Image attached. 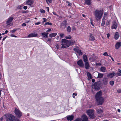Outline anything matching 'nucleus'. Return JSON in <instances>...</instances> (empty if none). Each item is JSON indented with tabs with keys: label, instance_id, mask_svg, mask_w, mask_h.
<instances>
[{
	"label": "nucleus",
	"instance_id": "obj_1",
	"mask_svg": "<svg viewBox=\"0 0 121 121\" xmlns=\"http://www.w3.org/2000/svg\"><path fill=\"white\" fill-rule=\"evenodd\" d=\"M102 95V92L101 91L97 92L95 95V98L98 105H102L104 101V99Z\"/></svg>",
	"mask_w": 121,
	"mask_h": 121
},
{
	"label": "nucleus",
	"instance_id": "obj_2",
	"mask_svg": "<svg viewBox=\"0 0 121 121\" xmlns=\"http://www.w3.org/2000/svg\"><path fill=\"white\" fill-rule=\"evenodd\" d=\"M4 116L7 121H20V120L15 118L12 115L9 113L5 114Z\"/></svg>",
	"mask_w": 121,
	"mask_h": 121
},
{
	"label": "nucleus",
	"instance_id": "obj_3",
	"mask_svg": "<svg viewBox=\"0 0 121 121\" xmlns=\"http://www.w3.org/2000/svg\"><path fill=\"white\" fill-rule=\"evenodd\" d=\"M94 13L95 18L96 21H98L101 19L103 13L100 10H96L94 12Z\"/></svg>",
	"mask_w": 121,
	"mask_h": 121
},
{
	"label": "nucleus",
	"instance_id": "obj_4",
	"mask_svg": "<svg viewBox=\"0 0 121 121\" xmlns=\"http://www.w3.org/2000/svg\"><path fill=\"white\" fill-rule=\"evenodd\" d=\"M86 113L92 119L95 118V116L94 110L91 109H89L86 111Z\"/></svg>",
	"mask_w": 121,
	"mask_h": 121
},
{
	"label": "nucleus",
	"instance_id": "obj_5",
	"mask_svg": "<svg viewBox=\"0 0 121 121\" xmlns=\"http://www.w3.org/2000/svg\"><path fill=\"white\" fill-rule=\"evenodd\" d=\"M14 112L18 117H20L22 116V112L18 109L15 108Z\"/></svg>",
	"mask_w": 121,
	"mask_h": 121
},
{
	"label": "nucleus",
	"instance_id": "obj_6",
	"mask_svg": "<svg viewBox=\"0 0 121 121\" xmlns=\"http://www.w3.org/2000/svg\"><path fill=\"white\" fill-rule=\"evenodd\" d=\"M14 19L13 17H10L7 19L6 21L7 26L10 25L11 22Z\"/></svg>",
	"mask_w": 121,
	"mask_h": 121
},
{
	"label": "nucleus",
	"instance_id": "obj_7",
	"mask_svg": "<svg viewBox=\"0 0 121 121\" xmlns=\"http://www.w3.org/2000/svg\"><path fill=\"white\" fill-rule=\"evenodd\" d=\"M61 41H64V43L66 46L68 47L71 46L70 41H68L65 39H62Z\"/></svg>",
	"mask_w": 121,
	"mask_h": 121
},
{
	"label": "nucleus",
	"instance_id": "obj_8",
	"mask_svg": "<svg viewBox=\"0 0 121 121\" xmlns=\"http://www.w3.org/2000/svg\"><path fill=\"white\" fill-rule=\"evenodd\" d=\"M117 27V24L115 21H113L111 26L112 29H116Z\"/></svg>",
	"mask_w": 121,
	"mask_h": 121
},
{
	"label": "nucleus",
	"instance_id": "obj_9",
	"mask_svg": "<svg viewBox=\"0 0 121 121\" xmlns=\"http://www.w3.org/2000/svg\"><path fill=\"white\" fill-rule=\"evenodd\" d=\"M77 64L80 66L83 67H84V65L82 61V60H80L77 62Z\"/></svg>",
	"mask_w": 121,
	"mask_h": 121
},
{
	"label": "nucleus",
	"instance_id": "obj_10",
	"mask_svg": "<svg viewBox=\"0 0 121 121\" xmlns=\"http://www.w3.org/2000/svg\"><path fill=\"white\" fill-rule=\"evenodd\" d=\"M73 50L75 51L76 52L78 53L79 55H82V52L78 48H75Z\"/></svg>",
	"mask_w": 121,
	"mask_h": 121
},
{
	"label": "nucleus",
	"instance_id": "obj_11",
	"mask_svg": "<svg viewBox=\"0 0 121 121\" xmlns=\"http://www.w3.org/2000/svg\"><path fill=\"white\" fill-rule=\"evenodd\" d=\"M82 121H88V118L87 116L85 115H83L82 117L81 118Z\"/></svg>",
	"mask_w": 121,
	"mask_h": 121
},
{
	"label": "nucleus",
	"instance_id": "obj_12",
	"mask_svg": "<svg viewBox=\"0 0 121 121\" xmlns=\"http://www.w3.org/2000/svg\"><path fill=\"white\" fill-rule=\"evenodd\" d=\"M121 46V43L120 42H117L115 45V48L116 49H118Z\"/></svg>",
	"mask_w": 121,
	"mask_h": 121
},
{
	"label": "nucleus",
	"instance_id": "obj_13",
	"mask_svg": "<svg viewBox=\"0 0 121 121\" xmlns=\"http://www.w3.org/2000/svg\"><path fill=\"white\" fill-rule=\"evenodd\" d=\"M34 3L33 0H27L26 1V4L29 5H32Z\"/></svg>",
	"mask_w": 121,
	"mask_h": 121
},
{
	"label": "nucleus",
	"instance_id": "obj_14",
	"mask_svg": "<svg viewBox=\"0 0 121 121\" xmlns=\"http://www.w3.org/2000/svg\"><path fill=\"white\" fill-rule=\"evenodd\" d=\"M38 34L37 33H32L30 34L27 37L28 38L32 37H35L37 36Z\"/></svg>",
	"mask_w": 121,
	"mask_h": 121
},
{
	"label": "nucleus",
	"instance_id": "obj_15",
	"mask_svg": "<svg viewBox=\"0 0 121 121\" xmlns=\"http://www.w3.org/2000/svg\"><path fill=\"white\" fill-rule=\"evenodd\" d=\"M108 79L107 78H104L102 80L103 83L104 85H107L108 83Z\"/></svg>",
	"mask_w": 121,
	"mask_h": 121
},
{
	"label": "nucleus",
	"instance_id": "obj_16",
	"mask_svg": "<svg viewBox=\"0 0 121 121\" xmlns=\"http://www.w3.org/2000/svg\"><path fill=\"white\" fill-rule=\"evenodd\" d=\"M114 76L115 73L114 72L109 73L107 75V77L110 78H112Z\"/></svg>",
	"mask_w": 121,
	"mask_h": 121
},
{
	"label": "nucleus",
	"instance_id": "obj_17",
	"mask_svg": "<svg viewBox=\"0 0 121 121\" xmlns=\"http://www.w3.org/2000/svg\"><path fill=\"white\" fill-rule=\"evenodd\" d=\"M100 71L102 72H106V69L105 67L104 66H102L100 69Z\"/></svg>",
	"mask_w": 121,
	"mask_h": 121
},
{
	"label": "nucleus",
	"instance_id": "obj_18",
	"mask_svg": "<svg viewBox=\"0 0 121 121\" xmlns=\"http://www.w3.org/2000/svg\"><path fill=\"white\" fill-rule=\"evenodd\" d=\"M67 119L68 121H71L73 119V115L67 116Z\"/></svg>",
	"mask_w": 121,
	"mask_h": 121
},
{
	"label": "nucleus",
	"instance_id": "obj_19",
	"mask_svg": "<svg viewBox=\"0 0 121 121\" xmlns=\"http://www.w3.org/2000/svg\"><path fill=\"white\" fill-rule=\"evenodd\" d=\"M48 33H46L45 32H44L43 33H41V35L43 36V37H44L45 38H48Z\"/></svg>",
	"mask_w": 121,
	"mask_h": 121
},
{
	"label": "nucleus",
	"instance_id": "obj_20",
	"mask_svg": "<svg viewBox=\"0 0 121 121\" xmlns=\"http://www.w3.org/2000/svg\"><path fill=\"white\" fill-rule=\"evenodd\" d=\"M119 36L120 35L117 32H116L115 33L114 35V38L115 39L117 40Z\"/></svg>",
	"mask_w": 121,
	"mask_h": 121
},
{
	"label": "nucleus",
	"instance_id": "obj_21",
	"mask_svg": "<svg viewBox=\"0 0 121 121\" xmlns=\"http://www.w3.org/2000/svg\"><path fill=\"white\" fill-rule=\"evenodd\" d=\"M86 73L87 75V76L88 77V79L90 80L91 79L92 77L91 74L88 72H87Z\"/></svg>",
	"mask_w": 121,
	"mask_h": 121
},
{
	"label": "nucleus",
	"instance_id": "obj_22",
	"mask_svg": "<svg viewBox=\"0 0 121 121\" xmlns=\"http://www.w3.org/2000/svg\"><path fill=\"white\" fill-rule=\"evenodd\" d=\"M85 67L86 69H88L90 67L88 62L87 61L85 62Z\"/></svg>",
	"mask_w": 121,
	"mask_h": 121
},
{
	"label": "nucleus",
	"instance_id": "obj_23",
	"mask_svg": "<svg viewBox=\"0 0 121 121\" xmlns=\"http://www.w3.org/2000/svg\"><path fill=\"white\" fill-rule=\"evenodd\" d=\"M83 60L84 62H87L88 61L87 58V56L86 55H84L83 56Z\"/></svg>",
	"mask_w": 121,
	"mask_h": 121
},
{
	"label": "nucleus",
	"instance_id": "obj_24",
	"mask_svg": "<svg viewBox=\"0 0 121 121\" xmlns=\"http://www.w3.org/2000/svg\"><path fill=\"white\" fill-rule=\"evenodd\" d=\"M57 35L56 33H53L50 34L49 35V36L50 37L52 38L56 36Z\"/></svg>",
	"mask_w": 121,
	"mask_h": 121
},
{
	"label": "nucleus",
	"instance_id": "obj_25",
	"mask_svg": "<svg viewBox=\"0 0 121 121\" xmlns=\"http://www.w3.org/2000/svg\"><path fill=\"white\" fill-rule=\"evenodd\" d=\"M95 60V57L94 56V55H92L89 58V60L91 61H94Z\"/></svg>",
	"mask_w": 121,
	"mask_h": 121
},
{
	"label": "nucleus",
	"instance_id": "obj_26",
	"mask_svg": "<svg viewBox=\"0 0 121 121\" xmlns=\"http://www.w3.org/2000/svg\"><path fill=\"white\" fill-rule=\"evenodd\" d=\"M61 43H62L61 44V45H62L61 48H66V47L67 46L66 45H65V44L64 43V41H61V40L60 41Z\"/></svg>",
	"mask_w": 121,
	"mask_h": 121
},
{
	"label": "nucleus",
	"instance_id": "obj_27",
	"mask_svg": "<svg viewBox=\"0 0 121 121\" xmlns=\"http://www.w3.org/2000/svg\"><path fill=\"white\" fill-rule=\"evenodd\" d=\"M104 74L101 73H98V76L97 78H103V76Z\"/></svg>",
	"mask_w": 121,
	"mask_h": 121
},
{
	"label": "nucleus",
	"instance_id": "obj_28",
	"mask_svg": "<svg viewBox=\"0 0 121 121\" xmlns=\"http://www.w3.org/2000/svg\"><path fill=\"white\" fill-rule=\"evenodd\" d=\"M91 0H86L85 3L87 5H90L91 4Z\"/></svg>",
	"mask_w": 121,
	"mask_h": 121
},
{
	"label": "nucleus",
	"instance_id": "obj_29",
	"mask_svg": "<svg viewBox=\"0 0 121 121\" xmlns=\"http://www.w3.org/2000/svg\"><path fill=\"white\" fill-rule=\"evenodd\" d=\"M105 19L103 17L102 19V21L101 25L102 26H104L105 22Z\"/></svg>",
	"mask_w": 121,
	"mask_h": 121
},
{
	"label": "nucleus",
	"instance_id": "obj_30",
	"mask_svg": "<svg viewBox=\"0 0 121 121\" xmlns=\"http://www.w3.org/2000/svg\"><path fill=\"white\" fill-rule=\"evenodd\" d=\"M95 40V38L94 36L92 35L91 34H90V37L89 40L90 41H93Z\"/></svg>",
	"mask_w": 121,
	"mask_h": 121
},
{
	"label": "nucleus",
	"instance_id": "obj_31",
	"mask_svg": "<svg viewBox=\"0 0 121 121\" xmlns=\"http://www.w3.org/2000/svg\"><path fill=\"white\" fill-rule=\"evenodd\" d=\"M60 26L62 27L63 26H64L65 27L66 25V21H63L62 23H61Z\"/></svg>",
	"mask_w": 121,
	"mask_h": 121
},
{
	"label": "nucleus",
	"instance_id": "obj_32",
	"mask_svg": "<svg viewBox=\"0 0 121 121\" xmlns=\"http://www.w3.org/2000/svg\"><path fill=\"white\" fill-rule=\"evenodd\" d=\"M96 111L98 113H102L103 112V110L100 109L98 110H96Z\"/></svg>",
	"mask_w": 121,
	"mask_h": 121
},
{
	"label": "nucleus",
	"instance_id": "obj_33",
	"mask_svg": "<svg viewBox=\"0 0 121 121\" xmlns=\"http://www.w3.org/2000/svg\"><path fill=\"white\" fill-rule=\"evenodd\" d=\"M115 76L116 77L121 76V74L118 73H115Z\"/></svg>",
	"mask_w": 121,
	"mask_h": 121
},
{
	"label": "nucleus",
	"instance_id": "obj_34",
	"mask_svg": "<svg viewBox=\"0 0 121 121\" xmlns=\"http://www.w3.org/2000/svg\"><path fill=\"white\" fill-rule=\"evenodd\" d=\"M71 28L69 26L67 27V30L68 32H70L71 31Z\"/></svg>",
	"mask_w": 121,
	"mask_h": 121
},
{
	"label": "nucleus",
	"instance_id": "obj_35",
	"mask_svg": "<svg viewBox=\"0 0 121 121\" xmlns=\"http://www.w3.org/2000/svg\"><path fill=\"white\" fill-rule=\"evenodd\" d=\"M18 30V29H14L11 31V32L12 33H14L15 31L17 30Z\"/></svg>",
	"mask_w": 121,
	"mask_h": 121
},
{
	"label": "nucleus",
	"instance_id": "obj_36",
	"mask_svg": "<svg viewBox=\"0 0 121 121\" xmlns=\"http://www.w3.org/2000/svg\"><path fill=\"white\" fill-rule=\"evenodd\" d=\"M114 83V82L113 81H111L109 82L110 84L112 86L113 85Z\"/></svg>",
	"mask_w": 121,
	"mask_h": 121
},
{
	"label": "nucleus",
	"instance_id": "obj_37",
	"mask_svg": "<svg viewBox=\"0 0 121 121\" xmlns=\"http://www.w3.org/2000/svg\"><path fill=\"white\" fill-rule=\"evenodd\" d=\"M66 4L68 6H71L72 5V3H70L68 1H66Z\"/></svg>",
	"mask_w": 121,
	"mask_h": 121
},
{
	"label": "nucleus",
	"instance_id": "obj_38",
	"mask_svg": "<svg viewBox=\"0 0 121 121\" xmlns=\"http://www.w3.org/2000/svg\"><path fill=\"white\" fill-rule=\"evenodd\" d=\"M71 46L74 44L75 43V41H70Z\"/></svg>",
	"mask_w": 121,
	"mask_h": 121
},
{
	"label": "nucleus",
	"instance_id": "obj_39",
	"mask_svg": "<svg viewBox=\"0 0 121 121\" xmlns=\"http://www.w3.org/2000/svg\"><path fill=\"white\" fill-rule=\"evenodd\" d=\"M82 119L80 118H77L74 121H81Z\"/></svg>",
	"mask_w": 121,
	"mask_h": 121
},
{
	"label": "nucleus",
	"instance_id": "obj_40",
	"mask_svg": "<svg viewBox=\"0 0 121 121\" xmlns=\"http://www.w3.org/2000/svg\"><path fill=\"white\" fill-rule=\"evenodd\" d=\"M52 24V23H49L48 22H47L45 23L44 25L46 26L48 25H51Z\"/></svg>",
	"mask_w": 121,
	"mask_h": 121
},
{
	"label": "nucleus",
	"instance_id": "obj_41",
	"mask_svg": "<svg viewBox=\"0 0 121 121\" xmlns=\"http://www.w3.org/2000/svg\"><path fill=\"white\" fill-rule=\"evenodd\" d=\"M52 1V0H46V2L48 4L49 3H51Z\"/></svg>",
	"mask_w": 121,
	"mask_h": 121
},
{
	"label": "nucleus",
	"instance_id": "obj_42",
	"mask_svg": "<svg viewBox=\"0 0 121 121\" xmlns=\"http://www.w3.org/2000/svg\"><path fill=\"white\" fill-rule=\"evenodd\" d=\"M65 38L66 39H71V37L70 35H69L68 36H66L65 37Z\"/></svg>",
	"mask_w": 121,
	"mask_h": 121
},
{
	"label": "nucleus",
	"instance_id": "obj_43",
	"mask_svg": "<svg viewBox=\"0 0 121 121\" xmlns=\"http://www.w3.org/2000/svg\"><path fill=\"white\" fill-rule=\"evenodd\" d=\"M40 12L42 13H45V11L44 10H43L42 9H40Z\"/></svg>",
	"mask_w": 121,
	"mask_h": 121
},
{
	"label": "nucleus",
	"instance_id": "obj_44",
	"mask_svg": "<svg viewBox=\"0 0 121 121\" xmlns=\"http://www.w3.org/2000/svg\"><path fill=\"white\" fill-rule=\"evenodd\" d=\"M77 95V94L76 93H73V98H74L75 97V96H76Z\"/></svg>",
	"mask_w": 121,
	"mask_h": 121
},
{
	"label": "nucleus",
	"instance_id": "obj_45",
	"mask_svg": "<svg viewBox=\"0 0 121 121\" xmlns=\"http://www.w3.org/2000/svg\"><path fill=\"white\" fill-rule=\"evenodd\" d=\"M103 55L104 56H109L108 55V53L107 52H105L103 54Z\"/></svg>",
	"mask_w": 121,
	"mask_h": 121
},
{
	"label": "nucleus",
	"instance_id": "obj_46",
	"mask_svg": "<svg viewBox=\"0 0 121 121\" xmlns=\"http://www.w3.org/2000/svg\"><path fill=\"white\" fill-rule=\"evenodd\" d=\"M64 35V34L61 33L60 34V36L61 38H62L63 37Z\"/></svg>",
	"mask_w": 121,
	"mask_h": 121
},
{
	"label": "nucleus",
	"instance_id": "obj_47",
	"mask_svg": "<svg viewBox=\"0 0 121 121\" xmlns=\"http://www.w3.org/2000/svg\"><path fill=\"white\" fill-rule=\"evenodd\" d=\"M97 85V84L96 83H95L94 85V87L95 89H96L97 88V87L96 86V85Z\"/></svg>",
	"mask_w": 121,
	"mask_h": 121
},
{
	"label": "nucleus",
	"instance_id": "obj_48",
	"mask_svg": "<svg viewBox=\"0 0 121 121\" xmlns=\"http://www.w3.org/2000/svg\"><path fill=\"white\" fill-rule=\"evenodd\" d=\"M41 22H36L35 24L36 25H38L39 24H40Z\"/></svg>",
	"mask_w": 121,
	"mask_h": 121
},
{
	"label": "nucleus",
	"instance_id": "obj_49",
	"mask_svg": "<svg viewBox=\"0 0 121 121\" xmlns=\"http://www.w3.org/2000/svg\"><path fill=\"white\" fill-rule=\"evenodd\" d=\"M117 92L118 93H121V89H120L117 90Z\"/></svg>",
	"mask_w": 121,
	"mask_h": 121
},
{
	"label": "nucleus",
	"instance_id": "obj_50",
	"mask_svg": "<svg viewBox=\"0 0 121 121\" xmlns=\"http://www.w3.org/2000/svg\"><path fill=\"white\" fill-rule=\"evenodd\" d=\"M43 22H45L47 21V19L45 18H43Z\"/></svg>",
	"mask_w": 121,
	"mask_h": 121
},
{
	"label": "nucleus",
	"instance_id": "obj_51",
	"mask_svg": "<svg viewBox=\"0 0 121 121\" xmlns=\"http://www.w3.org/2000/svg\"><path fill=\"white\" fill-rule=\"evenodd\" d=\"M10 36L12 37H16L17 36L15 35H14L13 34H11L10 35Z\"/></svg>",
	"mask_w": 121,
	"mask_h": 121
},
{
	"label": "nucleus",
	"instance_id": "obj_52",
	"mask_svg": "<svg viewBox=\"0 0 121 121\" xmlns=\"http://www.w3.org/2000/svg\"><path fill=\"white\" fill-rule=\"evenodd\" d=\"M110 23V21H108L106 22V24L107 25H108Z\"/></svg>",
	"mask_w": 121,
	"mask_h": 121
},
{
	"label": "nucleus",
	"instance_id": "obj_53",
	"mask_svg": "<svg viewBox=\"0 0 121 121\" xmlns=\"http://www.w3.org/2000/svg\"><path fill=\"white\" fill-rule=\"evenodd\" d=\"M23 9L25 10L26 9H27V7L26 6H25L23 7Z\"/></svg>",
	"mask_w": 121,
	"mask_h": 121
},
{
	"label": "nucleus",
	"instance_id": "obj_54",
	"mask_svg": "<svg viewBox=\"0 0 121 121\" xmlns=\"http://www.w3.org/2000/svg\"><path fill=\"white\" fill-rule=\"evenodd\" d=\"M26 25L25 23H23L22 24V26H26Z\"/></svg>",
	"mask_w": 121,
	"mask_h": 121
},
{
	"label": "nucleus",
	"instance_id": "obj_55",
	"mask_svg": "<svg viewBox=\"0 0 121 121\" xmlns=\"http://www.w3.org/2000/svg\"><path fill=\"white\" fill-rule=\"evenodd\" d=\"M56 48L57 49H59V47L58 44L56 46Z\"/></svg>",
	"mask_w": 121,
	"mask_h": 121
},
{
	"label": "nucleus",
	"instance_id": "obj_56",
	"mask_svg": "<svg viewBox=\"0 0 121 121\" xmlns=\"http://www.w3.org/2000/svg\"><path fill=\"white\" fill-rule=\"evenodd\" d=\"M51 29H49L46 32L47 33H48V32H50V31H51Z\"/></svg>",
	"mask_w": 121,
	"mask_h": 121
},
{
	"label": "nucleus",
	"instance_id": "obj_57",
	"mask_svg": "<svg viewBox=\"0 0 121 121\" xmlns=\"http://www.w3.org/2000/svg\"><path fill=\"white\" fill-rule=\"evenodd\" d=\"M46 9H47V10L48 11V12H49V8L48 7H46Z\"/></svg>",
	"mask_w": 121,
	"mask_h": 121
},
{
	"label": "nucleus",
	"instance_id": "obj_58",
	"mask_svg": "<svg viewBox=\"0 0 121 121\" xmlns=\"http://www.w3.org/2000/svg\"><path fill=\"white\" fill-rule=\"evenodd\" d=\"M22 6L21 5L19 6L18 7V8L20 9H21L22 8Z\"/></svg>",
	"mask_w": 121,
	"mask_h": 121
},
{
	"label": "nucleus",
	"instance_id": "obj_59",
	"mask_svg": "<svg viewBox=\"0 0 121 121\" xmlns=\"http://www.w3.org/2000/svg\"><path fill=\"white\" fill-rule=\"evenodd\" d=\"M3 119V117H1L0 118V121H2Z\"/></svg>",
	"mask_w": 121,
	"mask_h": 121
},
{
	"label": "nucleus",
	"instance_id": "obj_60",
	"mask_svg": "<svg viewBox=\"0 0 121 121\" xmlns=\"http://www.w3.org/2000/svg\"><path fill=\"white\" fill-rule=\"evenodd\" d=\"M48 40L50 42H51V39L50 38H48Z\"/></svg>",
	"mask_w": 121,
	"mask_h": 121
},
{
	"label": "nucleus",
	"instance_id": "obj_61",
	"mask_svg": "<svg viewBox=\"0 0 121 121\" xmlns=\"http://www.w3.org/2000/svg\"><path fill=\"white\" fill-rule=\"evenodd\" d=\"M110 36V35L109 34H107V37L108 38H109Z\"/></svg>",
	"mask_w": 121,
	"mask_h": 121
},
{
	"label": "nucleus",
	"instance_id": "obj_62",
	"mask_svg": "<svg viewBox=\"0 0 121 121\" xmlns=\"http://www.w3.org/2000/svg\"><path fill=\"white\" fill-rule=\"evenodd\" d=\"M118 71L119 73H121V70L120 69H118Z\"/></svg>",
	"mask_w": 121,
	"mask_h": 121
},
{
	"label": "nucleus",
	"instance_id": "obj_63",
	"mask_svg": "<svg viewBox=\"0 0 121 121\" xmlns=\"http://www.w3.org/2000/svg\"><path fill=\"white\" fill-rule=\"evenodd\" d=\"M8 32H9L7 30H6L5 31V34H6Z\"/></svg>",
	"mask_w": 121,
	"mask_h": 121
},
{
	"label": "nucleus",
	"instance_id": "obj_64",
	"mask_svg": "<svg viewBox=\"0 0 121 121\" xmlns=\"http://www.w3.org/2000/svg\"><path fill=\"white\" fill-rule=\"evenodd\" d=\"M27 13V11H24L22 12V13Z\"/></svg>",
	"mask_w": 121,
	"mask_h": 121
}]
</instances>
